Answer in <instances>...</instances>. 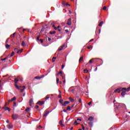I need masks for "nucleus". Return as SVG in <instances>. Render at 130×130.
Segmentation results:
<instances>
[{
  "mask_svg": "<svg viewBox=\"0 0 130 130\" xmlns=\"http://www.w3.org/2000/svg\"><path fill=\"white\" fill-rule=\"evenodd\" d=\"M123 90H125V88H122L121 87H119L114 90V93H120V92L123 91Z\"/></svg>",
  "mask_w": 130,
  "mask_h": 130,
  "instance_id": "nucleus-1",
  "label": "nucleus"
},
{
  "mask_svg": "<svg viewBox=\"0 0 130 130\" xmlns=\"http://www.w3.org/2000/svg\"><path fill=\"white\" fill-rule=\"evenodd\" d=\"M94 60H95L96 61H101V59L100 58H92L89 60L90 63H92Z\"/></svg>",
  "mask_w": 130,
  "mask_h": 130,
  "instance_id": "nucleus-2",
  "label": "nucleus"
},
{
  "mask_svg": "<svg viewBox=\"0 0 130 130\" xmlns=\"http://www.w3.org/2000/svg\"><path fill=\"white\" fill-rule=\"evenodd\" d=\"M12 117L13 119L16 120L18 119V117H19V115H18L17 114H13L12 116Z\"/></svg>",
  "mask_w": 130,
  "mask_h": 130,
  "instance_id": "nucleus-3",
  "label": "nucleus"
},
{
  "mask_svg": "<svg viewBox=\"0 0 130 130\" xmlns=\"http://www.w3.org/2000/svg\"><path fill=\"white\" fill-rule=\"evenodd\" d=\"M67 24L69 25V26H71V25H72V18L68 19Z\"/></svg>",
  "mask_w": 130,
  "mask_h": 130,
  "instance_id": "nucleus-4",
  "label": "nucleus"
},
{
  "mask_svg": "<svg viewBox=\"0 0 130 130\" xmlns=\"http://www.w3.org/2000/svg\"><path fill=\"white\" fill-rule=\"evenodd\" d=\"M3 109H5V111H11V109H10V108L8 107H3Z\"/></svg>",
  "mask_w": 130,
  "mask_h": 130,
  "instance_id": "nucleus-5",
  "label": "nucleus"
},
{
  "mask_svg": "<svg viewBox=\"0 0 130 130\" xmlns=\"http://www.w3.org/2000/svg\"><path fill=\"white\" fill-rule=\"evenodd\" d=\"M37 104H39V105H41V106H42V105H43V104H44V101H39L38 102V103H37Z\"/></svg>",
  "mask_w": 130,
  "mask_h": 130,
  "instance_id": "nucleus-6",
  "label": "nucleus"
},
{
  "mask_svg": "<svg viewBox=\"0 0 130 130\" xmlns=\"http://www.w3.org/2000/svg\"><path fill=\"white\" fill-rule=\"evenodd\" d=\"M48 114H49V111L46 110L45 114L43 115V117H46Z\"/></svg>",
  "mask_w": 130,
  "mask_h": 130,
  "instance_id": "nucleus-7",
  "label": "nucleus"
},
{
  "mask_svg": "<svg viewBox=\"0 0 130 130\" xmlns=\"http://www.w3.org/2000/svg\"><path fill=\"white\" fill-rule=\"evenodd\" d=\"M18 81H19V78H15L14 83H15V85H18Z\"/></svg>",
  "mask_w": 130,
  "mask_h": 130,
  "instance_id": "nucleus-8",
  "label": "nucleus"
},
{
  "mask_svg": "<svg viewBox=\"0 0 130 130\" xmlns=\"http://www.w3.org/2000/svg\"><path fill=\"white\" fill-rule=\"evenodd\" d=\"M6 126L7 128H9V129H11V128H12L13 127V125L12 124H8Z\"/></svg>",
  "mask_w": 130,
  "mask_h": 130,
  "instance_id": "nucleus-9",
  "label": "nucleus"
},
{
  "mask_svg": "<svg viewBox=\"0 0 130 130\" xmlns=\"http://www.w3.org/2000/svg\"><path fill=\"white\" fill-rule=\"evenodd\" d=\"M15 87L16 88V89H18V90H20V88H23V86H18V84H15Z\"/></svg>",
  "mask_w": 130,
  "mask_h": 130,
  "instance_id": "nucleus-10",
  "label": "nucleus"
},
{
  "mask_svg": "<svg viewBox=\"0 0 130 130\" xmlns=\"http://www.w3.org/2000/svg\"><path fill=\"white\" fill-rule=\"evenodd\" d=\"M67 104H70V101H65L63 104V106H67Z\"/></svg>",
  "mask_w": 130,
  "mask_h": 130,
  "instance_id": "nucleus-11",
  "label": "nucleus"
},
{
  "mask_svg": "<svg viewBox=\"0 0 130 130\" xmlns=\"http://www.w3.org/2000/svg\"><path fill=\"white\" fill-rule=\"evenodd\" d=\"M125 92H126V91H122V92L121 93V96H122V97H124V95H125Z\"/></svg>",
  "mask_w": 130,
  "mask_h": 130,
  "instance_id": "nucleus-12",
  "label": "nucleus"
},
{
  "mask_svg": "<svg viewBox=\"0 0 130 130\" xmlns=\"http://www.w3.org/2000/svg\"><path fill=\"white\" fill-rule=\"evenodd\" d=\"M83 60H84V56L80 57L79 60V62H81V61H83Z\"/></svg>",
  "mask_w": 130,
  "mask_h": 130,
  "instance_id": "nucleus-13",
  "label": "nucleus"
},
{
  "mask_svg": "<svg viewBox=\"0 0 130 130\" xmlns=\"http://www.w3.org/2000/svg\"><path fill=\"white\" fill-rule=\"evenodd\" d=\"M88 120L89 121H93V120H94V117L90 116L88 118Z\"/></svg>",
  "mask_w": 130,
  "mask_h": 130,
  "instance_id": "nucleus-14",
  "label": "nucleus"
},
{
  "mask_svg": "<svg viewBox=\"0 0 130 130\" xmlns=\"http://www.w3.org/2000/svg\"><path fill=\"white\" fill-rule=\"evenodd\" d=\"M32 104H33V99H30L29 100V106H32Z\"/></svg>",
  "mask_w": 130,
  "mask_h": 130,
  "instance_id": "nucleus-15",
  "label": "nucleus"
},
{
  "mask_svg": "<svg viewBox=\"0 0 130 130\" xmlns=\"http://www.w3.org/2000/svg\"><path fill=\"white\" fill-rule=\"evenodd\" d=\"M59 102L62 105V106H63V100L62 99H60Z\"/></svg>",
  "mask_w": 130,
  "mask_h": 130,
  "instance_id": "nucleus-16",
  "label": "nucleus"
},
{
  "mask_svg": "<svg viewBox=\"0 0 130 130\" xmlns=\"http://www.w3.org/2000/svg\"><path fill=\"white\" fill-rule=\"evenodd\" d=\"M130 90V87H128L127 88H125V89H123V91H126V92H129Z\"/></svg>",
  "mask_w": 130,
  "mask_h": 130,
  "instance_id": "nucleus-17",
  "label": "nucleus"
},
{
  "mask_svg": "<svg viewBox=\"0 0 130 130\" xmlns=\"http://www.w3.org/2000/svg\"><path fill=\"white\" fill-rule=\"evenodd\" d=\"M56 33V32L55 31H50L49 32V34L51 35H52L53 34H55Z\"/></svg>",
  "mask_w": 130,
  "mask_h": 130,
  "instance_id": "nucleus-18",
  "label": "nucleus"
},
{
  "mask_svg": "<svg viewBox=\"0 0 130 130\" xmlns=\"http://www.w3.org/2000/svg\"><path fill=\"white\" fill-rule=\"evenodd\" d=\"M5 47L7 49H9V48H10V47H11V45H10L9 44H6L5 46Z\"/></svg>",
  "mask_w": 130,
  "mask_h": 130,
  "instance_id": "nucleus-19",
  "label": "nucleus"
},
{
  "mask_svg": "<svg viewBox=\"0 0 130 130\" xmlns=\"http://www.w3.org/2000/svg\"><path fill=\"white\" fill-rule=\"evenodd\" d=\"M69 99L70 100L71 102H75V100L72 99V97H70Z\"/></svg>",
  "mask_w": 130,
  "mask_h": 130,
  "instance_id": "nucleus-20",
  "label": "nucleus"
},
{
  "mask_svg": "<svg viewBox=\"0 0 130 130\" xmlns=\"http://www.w3.org/2000/svg\"><path fill=\"white\" fill-rule=\"evenodd\" d=\"M22 88H23L19 89V90H20L21 92H23L24 91L25 88H26V86H22Z\"/></svg>",
  "mask_w": 130,
  "mask_h": 130,
  "instance_id": "nucleus-21",
  "label": "nucleus"
},
{
  "mask_svg": "<svg viewBox=\"0 0 130 130\" xmlns=\"http://www.w3.org/2000/svg\"><path fill=\"white\" fill-rule=\"evenodd\" d=\"M25 111L26 112H30V108H26V109L25 110Z\"/></svg>",
  "mask_w": 130,
  "mask_h": 130,
  "instance_id": "nucleus-22",
  "label": "nucleus"
},
{
  "mask_svg": "<svg viewBox=\"0 0 130 130\" xmlns=\"http://www.w3.org/2000/svg\"><path fill=\"white\" fill-rule=\"evenodd\" d=\"M41 77H39V76H36L35 77V79H36V80H40V79H41Z\"/></svg>",
  "mask_w": 130,
  "mask_h": 130,
  "instance_id": "nucleus-23",
  "label": "nucleus"
},
{
  "mask_svg": "<svg viewBox=\"0 0 130 130\" xmlns=\"http://www.w3.org/2000/svg\"><path fill=\"white\" fill-rule=\"evenodd\" d=\"M9 55L7 56L6 57L3 58V59H1V60H2V61H4V60H6L7 58H9Z\"/></svg>",
  "mask_w": 130,
  "mask_h": 130,
  "instance_id": "nucleus-24",
  "label": "nucleus"
},
{
  "mask_svg": "<svg viewBox=\"0 0 130 130\" xmlns=\"http://www.w3.org/2000/svg\"><path fill=\"white\" fill-rule=\"evenodd\" d=\"M21 46H26V44L25 43V42L24 41H22V42L21 43Z\"/></svg>",
  "mask_w": 130,
  "mask_h": 130,
  "instance_id": "nucleus-25",
  "label": "nucleus"
},
{
  "mask_svg": "<svg viewBox=\"0 0 130 130\" xmlns=\"http://www.w3.org/2000/svg\"><path fill=\"white\" fill-rule=\"evenodd\" d=\"M55 59H56V57H53L52 59V61L54 62V61H55Z\"/></svg>",
  "mask_w": 130,
  "mask_h": 130,
  "instance_id": "nucleus-26",
  "label": "nucleus"
},
{
  "mask_svg": "<svg viewBox=\"0 0 130 130\" xmlns=\"http://www.w3.org/2000/svg\"><path fill=\"white\" fill-rule=\"evenodd\" d=\"M103 21H101L99 24V26L100 27H101L102 26V25H103Z\"/></svg>",
  "mask_w": 130,
  "mask_h": 130,
  "instance_id": "nucleus-27",
  "label": "nucleus"
},
{
  "mask_svg": "<svg viewBox=\"0 0 130 130\" xmlns=\"http://www.w3.org/2000/svg\"><path fill=\"white\" fill-rule=\"evenodd\" d=\"M66 110H69V111H71V106H68L67 108L66 109Z\"/></svg>",
  "mask_w": 130,
  "mask_h": 130,
  "instance_id": "nucleus-28",
  "label": "nucleus"
},
{
  "mask_svg": "<svg viewBox=\"0 0 130 130\" xmlns=\"http://www.w3.org/2000/svg\"><path fill=\"white\" fill-rule=\"evenodd\" d=\"M23 51V49H21V50H18L17 51V53L19 54L20 52H22Z\"/></svg>",
  "mask_w": 130,
  "mask_h": 130,
  "instance_id": "nucleus-29",
  "label": "nucleus"
},
{
  "mask_svg": "<svg viewBox=\"0 0 130 130\" xmlns=\"http://www.w3.org/2000/svg\"><path fill=\"white\" fill-rule=\"evenodd\" d=\"M59 124H60L61 125V126H64V125L62 124V121L60 120L59 121Z\"/></svg>",
  "mask_w": 130,
  "mask_h": 130,
  "instance_id": "nucleus-30",
  "label": "nucleus"
},
{
  "mask_svg": "<svg viewBox=\"0 0 130 130\" xmlns=\"http://www.w3.org/2000/svg\"><path fill=\"white\" fill-rule=\"evenodd\" d=\"M58 74L60 75V76H61V77H62V71H59V72L58 73Z\"/></svg>",
  "mask_w": 130,
  "mask_h": 130,
  "instance_id": "nucleus-31",
  "label": "nucleus"
},
{
  "mask_svg": "<svg viewBox=\"0 0 130 130\" xmlns=\"http://www.w3.org/2000/svg\"><path fill=\"white\" fill-rule=\"evenodd\" d=\"M89 125H90V126H93V122H89L88 123Z\"/></svg>",
  "mask_w": 130,
  "mask_h": 130,
  "instance_id": "nucleus-32",
  "label": "nucleus"
},
{
  "mask_svg": "<svg viewBox=\"0 0 130 130\" xmlns=\"http://www.w3.org/2000/svg\"><path fill=\"white\" fill-rule=\"evenodd\" d=\"M16 96L13 97L11 100V101L13 102L14 101V100H16Z\"/></svg>",
  "mask_w": 130,
  "mask_h": 130,
  "instance_id": "nucleus-33",
  "label": "nucleus"
},
{
  "mask_svg": "<svg viewBox=\"0 0 130 130\" xmlns=\"http://www.w3.org/2000/svg\"><path fill=\"white\" fill-rule=\"evenodd\" d=\"M10 38H8L7 40H6V44H8V43H9V40Z\"/></svg>",
  "mask_w": 130,
  "mask_h": 130,
  "instance_id": "nucleus-34",
  "label": "nucleus"
},
{
  "mask_svg": "<svg viewBox=\"0 0 130 130\" xmlns=\"http://www.w3.org/2000/svg\"><path fill=\"white\" fill-rule=\"evenodd\" d=\"M40 38V36H38L37 37V39H36V40H37V41H39V40H40V39H39Z\"/></svg>",
  "mask_w": 130,
  "mask_h": 130,
  "instance_id": "nucleus-35",
  "label": "nucleus"
},
{
  "mask_svg": "<svg viewBox=\"0 0 130 130\" xmlns=\"http://www.w3.org/2000/svg\"><path fill=\"white\" fill-rule=\"evenodd\" d=\"M14 55H15V52H12L11 54L10 55L11 57H12V56H14Z\"/></svg>",
  "mask_w": 130,
  "mask_h": 130,
  "instance_id": "nucleus-36",
  "label": "nucleus"
},
{
  "mask_svg": "<svg viewBox=\"0 0 130 130\" xmlns=\"http://www.w3.org/2000/svg\"><path fill=\"white\" fill-rule=\"evenodd\" d=\"M84 73H88V72H89V71L87 69H85L84 70Z\"/></svg>",
  "mask_w": 130,
  "mask_h": 130,
  "instance_id": "nucleus-37",
  "label": "nucleus"
},
{
  "mask_svg": "<svg viewBox=\"0 0 130 130\" xmlns=\"http://www.w3.org/2000/svg\"><path fill=\"white\" fill-rule=\"evenodd\" d=\"M79 95H76V98L75 99V100L77 101L78 100H79Z\"/></svg>",
  "mask_w": 130,
  "mask_h": 130,
  "instance_id": "nucleus-38",
  "label": "nucleus"
},
{
  "mask_svg": "<svg viewBox=\"0 0 130 130\" xmlns=\"http://www.w3.org/2000/svg\"><path fill=\"white\" fill-rule=\"evenodd\" d=\"M106 9H107V7L106 6H104V7L103 8V10H104V11L106 10Z\"/></svg>",
  "mask_w": 130,
  "mask_h": 130,
  "instance_id": "nucleus-39",
  "label": "nucleus"
},
{
  "mask_svg": "<svg viewBox=\"0 0 130 130\" xmlns=\"http://www.w3.org/2000/svg\"><path fill=\"white\" fill-rule=\"evenodd\" d=\"M15 35H16V32H14L13 35H11L10 36V37H15Z\"/></svg>",
  "mask_w": 130,
  "mask_h": 130,
  "instance_id": "nucleus-40",
  "label": "nucleus"
},
{
  "mask_svg": "<svg viewBox=\"0 0 130 130\" xmlns=\"http://www.w3.org/2000/svg\"><path fill=\"white\" fill-rule=\"evenodd\" d=\"M78 102H79V103H82V99H79L78 100Z\"/></svg>",
  "mask_w": 130,
  "mask_h": 130,
  "instance_id": "nucleus-41",
  "label": "nucleus"
},
{
  "mask_svg": "<svg viewBox=\"0 0 130 130\" xmlns=\"http://www.w3.org/2000/svg\"><path fill=\"white\" fill-rule=\"evenodd\" d=\"M35 108H36V109H38V108H39V106L36 105V106H35Z\"/></svg>",
  "mask_w": 130,
  "mask_h": 130,
  "instance_id": "nucleus-42",
  "label": "nucleus"
},
{
  "mask_svg": "<svg viewBox=\"0 0 130 130\" xmlns=\"http://www.w3.org/2000/svg\"><path fill=\"white\" fill-rule=\"evenodd\" d=\"M56 82H57V84H58V82H59V78L56 79Z\"/></svg>",
  "mask_w": 130,
  "mask_h": 130,
  "instance_id": "nucleus-43",
  "label": "nucleus"
},
{
  "mask_svg": "<svg viewBox=\"0 0 130 130\" xmlns=\"http://www.w3.org/2000/svg\"><path fill=\"white\" fill-rule=\"evenodd\" d=\"M88 49H90V48H92V46L91 45L87 46Z\"/></svg>",
  "mask_w": 130,
  "mask_h": 130,
  "instance_id": "nucleus-44",
  "label": "nucleus"
},
{
  "mask_svg": "<svg viewBox=\"0 0 130 130\" xmlns=\"http://www.w3.org/2000/svg\"><path fill=\"white\" fill-rule=\"evenodd\" d=\"M39 41L41 42V43H43V40L40 39Z\"/></svg>",
  "mask_w": 130,
  "mask_h": 130,
  "instance_id": "nucleus-45",
  "label": "nucleus"
},
{
  "mask_svg": "<svg viewBox=\"0 0 130 130\" xmlns=\"http://www.w3.org/2000/svg\"><path fill=\"white\" fill-rule=\"evenodd\" d=\"M13 104H14V106H15V107L17 106V103L14 102Z\"/></svg>",
  "mask_w": 130,
  "mask_h": 130,
  "instance_id": "nucleus-46",
  "label": "nucleus"
},
{
  "mask_svg": "<svg viewBox=\"0 0 130 130\" xmlns=\"http://www.w3.org/2000/svg\"><path fill=\"white\" fill-rule=\"evenodd\" d=\"M44 31V27H43L42 28V29H41V32H42V31Z\"/></svg>",
  "mask_w": 130,
  "mask_h": 130,
  "instance_id": "nucleus-47",
  "label": "nucleus"
},
{
  "mask_svg": "<svg viewBox=\"0 0 130 130\" xmlns=\"http://www.w3.org/2000/svg\"><path fill=\"white\" fill-rule=\"evenodd\" d=\"M45 99V100H47V99H49V96H46Z\"/></svg>",
  "mask_w": 130,
  "mask_h": 130,
  "instance_id": "nucleus-48",
  "label": "nucleus"
},
{
  "mask_svg": "<svg viewBox=\"0 0 130 130\" xmlns=\"http://www.w3.org/2000/svg\"><path fill=\"white\" fill-rule=\"evenodd\" d=\"M74 124H79V123H77V121H75Z\"/></svg>",
  "mask_w": 130,
  "mask_h": 130,
  "instance_id": "nucleus-49",
  "label": "nucleus"
},
{
  "mask_svg": "<svg viewBox=\"0 0 130 130\" xmlns=\"http://www.w3.org/2000/svg\"><path fill=\"white\" fill-rule=\"evenodd\" d=\"M61 50H62V48H60L59 49H58V51H60Z\"/></svg>",
  "mask_w": 130,
  "mask_h": 130,
  "instance_id": "nucleus-50",
  "label": "nucleus"
},
{
  "mask_svg": "<svg viewBox=\"0 0 130 130\" xmlns=\"http://www.w3.org/2000/svg\"><path fill=\"white\" fill-rule=\"evenodd\" d=\"M58 97L59 98H61V94H59L58 95Z\"/></svg>",
  "mask_w": 130,
  "mask_h": 130,
  "instance_id": "nucleus-51",
  "label": "nucleus"
},
{
  "mask_svg": "<svg viewBox=\"0 0 130 130\" xmlns=\"http://www.w3.org/2000/svg\"><path fill=\"white\" fill-rule=\"evenodd\" d=\"M92 104V102H90L89 103H88V105H91Z\"/></svg>",
  "mask_w": 130,
  "mask_h": 130,
  "instance_id": "nucleus-52",
  "label": "nucleus"
},
{
  "mask_svg": "<svg viewBox=\"0 0 130 130\" xmlns=\"http://www.w3.org/2000/svg\"><path fill=\"white\" fill-rule=\"evenodd\" d=\"M14 51H18V49L17 48H14Z\"/></svg>",
  "mask_w": 130,
  "mask_h": 130,
  "instance_id": "nucleus-53",
  "label": "nucleus"
},
{
  "mask_svg": "<svg viewBox=\"0 0 130 130\" xmlns=\"http://www.w3.org/2000/svg\"><path fill=\"white\" fill-rule=\"evenodd\" d=\"M48 41H51V39L50 38H48Z\"/></svg>",
  "mask_w": 130,
  "mask_h": 130,
  "instance_id": "nucleus-54",
  "label": "nucleus"
},
{
  "mask_svg": "<svg viewBox=\"0 0 130 130\" xmlns=\"http://www.w3.org/2000/svg\"><path fill=\"white\" fill-rule=\"evenodd\" d=\"M65 32H66V33H69V30L66 29Z\"/></svg>",
  "mask_w": 130,
  "mask_h": 130,
  "instance_id": "nucleus-55",
  "label": "nucleus"
},
{
  "mask_svg": "<svg viewBox=\"0 0 130 130\" xmlns=\"http://www.w3.org/2000/svg\"><path fill=\"white\" fill-rule=\"evenodd\" d=\"M64 68V65L62 64L61 67L62 70Z\"/></svg>",
  "mask_w": 130,
  "mask_h": 130,
  "instance_id": "nucleus-56",
  "label": "nucleus"
},
{
  "mask_svg": "<svg viewBox=\"0 0 130 130\" xmlns=\"http://www.w3.org/2000/svg\"><path fill=\"white\" fill-rule=\"evenodd\" d=\"M82 129L85 130V127H84V125H82Z\"/></svg>",
  "mask_w": 130,
  "mask_h": 130,
  "instance_id": "nucleus-57",
  "label": "nucleus"
},
{
  "mask_svg": "<svg viewBox=\"0 0 130 130\" xmlns=\"http://www.w3.org/2000/svg\"><path fill=\"white\" fill-rule=\"evenodd\" d=\"M6 122H7V123H10V121H9V120H7L6 121Z\"/></svg>",
  "mask_w": 130,
  "mask_h": 130,
  "instance_id": "nucleus-58",
  "label": "nucleus"
},
{
  "mask_svg": "<svg viewBox=\"0 0 130 130\" xmlns=\"http://www.w3.org/2000/svg\"><path fill=\"white\" fill-rule=\"evenodd\" d=\"M94 41V39H91L89 41V42H92V41Z\"/></svg>",
  "mask_w": 130,
  "mask_h": 130,
  "instance_id": "nucleus-59",
  "label": "nucleus"
},
{
  "mask_svg": "<svg viewBox=\"0 0 130 130\" xmlns=\"http://www.w3.org/2000/svg\"><path fill=\"white\" fill-rule=\"evenodd\" d=\"M63 112H67V110L63 109Z\"/></svg>",
  "mask_w": 130,
  "mask_h": 130,
  "instance_id": "nucleus-60",
  "label": "nucleus"
},
{
  "mask_svg": "<svg viewBox=\"0 0 130 130\" xmlns=\"http://www.w3.org/2000/svg\"><path fill=\"white\" fill-rule=\"evenodd\" d=\"M64 46H65L64 45H63L62 46H61V47L62 49V48H63V47H64Z\"/></svg>",
  "mask_w": 130,
  "mask_h": 130,
  "instance_id": "nucleus-61",
  "label": "nucleus"
},
{
  "mask_svg": "<svg viewBox=\"0 0 130 130\" xmlns=\"http://www.w3.org/2000/svg\"><path fill=\"white\" fill-rule=\"evenodd\" d=\"M66 6H70V5L69 4H68V3H67V4H66Z\"/></svg>",
  "mask_w": 130,
  "mask_h": 130,
  "instance_id": "nucleus-62",
  "label": "nucleus"
},
{
  "mask_svg": "<svg viewBox=\"0 0 130 130\" xmlns=\"http://www.w3.org/2000/svg\"><path fill=\"white\" fill-rule=\"evenodd\" d=\"M54 29V30H57L58 28H57V27H55Z\"/></svg>",
  "mask_w": 130,
  "mask_h": 130,
  "instance_id": "nucleus-63",
  "label": "nucleus"
},
{
  "mask_svg": "<svg viewBox=\"0 0 130 130\" xmlns=\"http://www.w3.org/2000/svg\"><path fill=\"white\" fill-rule=\"evenodd\" d=\"M63 83L64 84H66V80H64L63 81Z\"/></svg>",
  "mask_w": 130,
  "mask_h": 130,
  "instance_id": "nucleus-64",
  "label": "nucleus"
}]
</instances>
